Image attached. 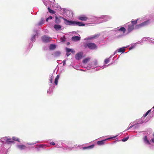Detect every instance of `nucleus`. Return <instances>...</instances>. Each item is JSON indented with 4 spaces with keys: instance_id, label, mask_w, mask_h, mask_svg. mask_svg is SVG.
<instances>
[{
    "instance_id": "1",
    "label": "nucleus",
    "mask_w": 154,
    "mask_h": 154,
    "mask_svg": "<svg viewBox=\"0 0 154 154\" xmlns=\"http://www.w3.org/2000/svg\"><path fill=\"white\" fill-rule=\"evenodd\" d=\"M57 144L58 143L59 145H60L61 143L62 146H60L58 145L57 146V148H63V149H66L69 150H72V148L68 147L66 144H68L69 143L67 141L60 140L58 142H57Z\"/></svg>"
},
{
    "instance_id": "2",
    "label": "nucleus",
    "mask_w": 154,
    "mask_h": 154,
    "mask_svg": "<svg viewBox=\"0 0 154 154\" xmlns=\"http://www.w3.org/2000/svg\"><path fill=\"white\" fill-rule=\"evenodd\" d=\"M64 23L67 25H69L72 26H76V21L69 20L64 18Z\"/></svg>"
},
{
    "instance_id": "3",
    "label": "nucleus",
    "mask_w": 154,
    "mask_h": 154,
    "mask_svg": "<svg viewBox=\"0 0 154 154\" xmlns=\"http://www.w3.org/2000/svg\"><path fill=\"white\" fill-rule=\"evenodd\" d=\"M100 19H103L102 21L99 22L98 23H100L102 22H105L107 21H108L112 18L111 17L109 16H101L100 17Z\"/></svg>"
},
{
    "instance_id": "4",
    "label": "nucleus",
    "mask_w": 154,
    "mask_h": 154,
    "mask_svg": "<svg viewBox=\"0 0 154 154\" xmlns=\"http://www.w3.org/2000/svg\"><path fill=\"white\" fill-rule=\"evenodd\" d=\"M118 135H117L116 136H113L112 137H109L108 138L106 139L105 140H102L98 141L97 142V143L98 145H103L104 144V143H105V141H106L107 140H110V139L115 138L116 137H117L118 136Z\"/></svg>"
},
{
    "instance_id": "5",
    "label": "nucleus",
    "mask_w": 154,
    "mask_h": 154,
    "mask_svg": "<svg viewBox=\"0 0 154 154\" xmlns=\"http://www.w3.org/2000/svg\"><path fill=\"white\" fill-rule=\"evenodd\" d=\"M150 23L149 20H148L142 23H141L135 26V28L138 29L142 26H144L149 24Z\"/></svg>"
},
{
    "instance_id": "6",
    "label": "nucleus",
    "mask_w": 154,
    "mask_h": 154,
    "mask_svg": "<svg viewBox=\"0 0 154 154\" xmlns=\"http://www.w3.org/2000/svg\"><path fill=\"white\" fill-rule=\"evenodd\" d=\"M88 48L90 49L94 50L97 48L96 45L93 43H88L87 44Z\"/></svg>"
},
{
    "instance_id": "7",
    "label": "nucleus",
    "mask_w": 154,
    "mask_h": 154,
    "mask_svg": "<svg viewBox=\"0 0 154 154\" xmlns=\"http://www.w3.org/2000/svg\"><path fill=\"white\" fill-rule=\"evenodd\" d=\"M63 13L66 14V15L68 17H72L73 13L71 11L67 10L66 11V9L65 8H63Z\"/></svg>"
},
{
    "instance_id": "8",
    "label": "nucleus",
    "mask_w": 154,
    "mask_h": 154,
    "mask_svg": "<svg viewBox=\"0 0 154 154\" xmlns=\"http://www.w3.org/2000/svg\"><path fill=\"white\" fill-rule=\"evenodd\" d=\"M35 34L32 35L31 38L30 40L32 42H34L35 41V38L38 35V32L37 30H34Z\"/></svg>"
},
{
    "instance_id": "9",
    "label": "nucleus",
    "mask_w": 154,
    "mask_h": 154,
    "mask_svg": "<svg viewBox=\"0 0 154 154\" xmlns=\"http://www.w3.org/2000/svg\"><path fill=\"white\" fill-rule=\"evenodd\" d=\"M2 140L5 141L6 143L8 144H10L14 143L13 141L11 140V139L9 138L8 137H4L2 139Z\"/></svg>"
},
{
    "instance_id": "10",
    "label": "nucleus",
    "mask_w": 154,
    "mask_h": 154,
    "mask_svg": "<svg viewBox=\"0 0 154 154\" xmlns=\"http://www.w3.org/2000/svg\"><path fill=\"white\" fill-rule=\"evenodd\" d=\"M51 38L47 35H45L42 37V41L45 43H48L50 42V39Z\"/></svg>"
},
{
    "instance_id": "11",
    "label": "nucleus",
    "mask_w": 154,
    "mask_h": 154,
    "mask_svg": "<svg viewBox=\"0 0 154 154\" xmlns=\"http://www.w3.org/2000/svg\"><path fill=\"white\" fill-rule=\"evenodd\" d=\"M127 48V47H124L118 49L115 52L113 55H114L117 52H122V53H124L125 51V48Z\"/></svg>"
},
{
    "instance_id": "12",
    "label": "nucleus",
    "mask_w": 154,
    "mask_h": 154,
    "mask_svg": "<svg viewBox=\"0 0 154 154\" xmlns=\"http://www.w3.org/2000/svg\"><path fill=\"white\" fill-rule=\"evenodd\" d=\"M46 146V145L45 144H37L36 145L35 148L36 149L37 151H39L41 150V148H44V147Z\"/></svg>"
},
{
    "instance_id": "13",
    "label": "nucleus",
    "mask_w": 154,
    "mask_h": 154,
    "mask_svg": "<svg viewBox=\"0 0 154 154\" xmlns=\"http://www.w3.org/2000/svg\"><path fill=\"white\" fill-rule=\"evenodd\" d=\"M78 19L79 20L83 21H85L89 19L85 15H82L79 16L78 17Z\"/></svg>"
},
{
    "instance_id": "14",
    "label": "nucleus",
    "mask_w": 154,
    "mask_h": 154,
    "mask_svg": "<svg viewBox=\"0 0 154 154\" xmlns=\"http://www.w3.org/2000/svg\"><path fill=\"white\" fill-rule=\"evenodd\" d=\"M17 148L20 150H22L25 149L26 148V146L23 144H18L17 145Z\"/></svg>"
},
{
    "instance_id": "15",
    "label": "nucleus",
    "mask_w": 154,
    "mask_h": 154,
    "mask_svg": "<svg viewBox=\"0 0 154 154\" xmlns=\"http://www.w3.org/2000/svg\"><path fill=\"white\" fill-rule=\"evenodd\" d=\"M143 41H148L149 42L154 43V41H153L152 39L148 37H145L143 38L142 39Z\"/></svg>"
},
{
    "instance_id": "16",
    "label": "nucleus",
    "mask_w": 154,
    "mask_h": 154,
    "mask_svg": "<svg viewBox=\"0 0 154 154\" xmlns=\"http://www.w3.org/2000/svg\"><path fill=\"white\" fill-rule=\"evenodd\" d=\"M146 117L143 118V116L140 119H137L138 121L137 123H139L140 124H142L144 122H146L148 121V120H146V119H145Z\"/></svg>"
},
{
    "instance_id": "17",
    "label": "nucleus",
    "mask_w": 154,
    "mask_h": 154,
    "mask_svg": "<svg viewBox=\"0 0 154 154\" xmlns=\"http://www.w3.org/2000/svg\"><path fill=\"white\" fill-rule=\"evenodd\" d=\"M82 54L81 52L78 53L75 55V57L77 60H80L82 57Z\"/></svg>"
},
{
    "instance_id": "18",
    "label": "nucleus",
    "mask_w": 154,
    "mask_h": 154,
    "mask_svg": "<svg viewBox=\"0 0 154 154\" xmlns=\"http://www.w3.org/2000/svg\"><path fill=\"white\" fill-rule=\"evenodd\" d=\"M126 29L124 27H121L119 28V27L115 29V31H121L123 33H125L126 31Z\"/></svg>"
},
{
    "instance_id": "19",
    "label": "nucleus",
    "mask_w": 154,
    "mask_h": 154,
    "mask_svg": "<svg viewBox=\"0 0 154 154\" xmlns=\"http://www.w3.org/2000/svg\"><path fill=\"white\" fill-rule=\"evenodd\" d=\"M54 27L56 31H58L61 29L62 26L60 25L56 24L54 25Z\"/></svg>"
},
{
    "instance_id": "20",
    "label": "nucleus",
    "mask_w": 154,
    "mask_h": 154,
    "mask_svg": "<svg viewBox=\"0 0 154 154\" xmlns=\"http://www.w3.org/2000/svg\"><path fill=\"white\" fill-rule=\"evenodd\" d=\"M60 54L61 52L60 51H56L52 53V55H53L54 57H57L60 56Z\"/></svg>"
},
{
    "instance_id": "21",
    "label": "nucleus",
    "mask_w": 154,
    "mask_h": 154,
    "mask_svg": "<svg viewBox=\"0 0 154 154\" xmlns=\"http://www.w3.org/2000/svg\"><path fill=\"white\" fill-rule=\"evenodd\" d=\"M144 142L147 145H150V142L146 136H145L143 138Z\"/></svg>"
},
{
    "instance_id": "22",
    "label": "nucleus",
    "mask_w": 154,
    "mask_h": 154,
    "mask_svg": "<svg viewBox=\"0 0 154 154\" xmlns=\"http://www.w3.org/2000/svg\"><path fill=\"white\" fill-rule=\"evenodd\" d=\"M80 37L78 36H73L72 38V40L73 41H76L79 40L80 39Z\"/></svg>"
},
{
    "instance_id": "23",
    "label": "nucleus",
    "mask_w": 154,
    "mask_h": 154,
    "mask_svg": "<svg viewBox=\"0 0 154 154\" xmlns=\"http://www.w3.org/2000/svg\"><path fill=\"white\" fill-rule=\"evenodd\" d=\"M88 18L89 19H90L95 21H96L97 20H98L99 19H100V17H96L93 16H90L89 18Z\"/></svg>"
},
{
    "instance_id": "24",
    "label": "nucleus",
    "mask_w": 154,
    "mask_h": 154,
    "mask_svg": "<svg viewBox=\"0 0 154 154\" xmlns=\"http://www.w3.org/2000/svg\"><path fill=\"white\" fill-rule=\"evenodd\" d=\"M134 29V26L133 25H128V33L130 32H131Z\"/></svg>"
},
{
    "instance_id": "25",
    "label": "nucleus",
    "mask_w": 154,
    "mask_h": 154,
    "mask_svg": "<svg viewBox=\"0 0 154 154\" xmlns=\"http://www.w3.org/2000/svg\"><path fill=\"white\" fill-rule=\"evenodd\" d=\"M66 52H71L72 53L74 54L75 52V51L72 49H70L68 48H66Z\"/></svg>"
},
{
    "instance_id": "26",
    "label": "nucleus",
    "mask_w": 154,
    "mask_h": 154,
    "mask_svg": "<svg viewBox=\"0 0 154 154\" xmlns=\"http://www.w3.org/2000/svg\"><path fill=\"white\" fill-rule=\"evenodd\" d=\"M56 48V45L54 44H51L49 46V49L50 50H53Z\"/></svg>"
},
{
    "instance_id": "27",
    "label": "nucleus",
    "mask_w": 154,
    "mask_h": 154,
    "mask_svg": "<svg viewBox=\"0 0 154 154\" xmlns=\"http://www.w3.org/2000/svg\"><path fill=\"white\" fill-rule=\"evenodd\" d=\"M54 22L56 24H58L60 23L61 21L60 19L57 17H56Z\"/></svg>"
},
{
    "instance_id": "28",
    "label": "nucleus",
    "mask_w": 154,
    "mask_h": 154,
    "mask_svg": "<svg viewBox=\"0 0 154 154\" xmlns=\"http://www.w3.org/2000/svg\"><path fill=\"white\" fill-rule=\"evenodd\" d=\"M94 145H92L91 146H88L87 147H83V149H91L94 148Z\"/></svg>"
},
{
    "instance_id": "29",
    "label": "nucleus",
    "mask_w": 154,
    "mask_h": 154,
    "mask_svg": "<svg viewBox=\"0 0 154 154\" xmlns=\"http://www.w3.org/2000/svg\"><path fill=\"white\" fill-rule=\"evenodd\" d=\"M85 25L82 23V22L76 21V26H85Z\"/></svg>"
},
{
    "instance_id": "30",
    "label": "nucleus",
    "mask_w": 154,
    "mask_h": 154,
    "mask_svg": "<svg viewBox=\"0 0 154 154\" xmlns=\"http://www.w3.org/2000/svg\"><path fill=\"white\" fill-rule=\"evenodd\" d=\"M59 77H60L59 75H57L55 79V81H54V83H55V85H57L58 81L59 79Z\"/></svg>"
},
{
    "instance_id": "31",
    "label": "nucleus",
    "mask_w": 154,
    "mask_h": 154,
    "mask_svg": "<svg viewBox=\"0 0 154 154\" xmlns=\"http://www.w3.org/2000/svg\"><path fill=\"white\" fill-rule=\"evenodd\" d=\"M45 20L43 18H42L41 20L38 22V25H41L44 23Z\"/></svg>"
},
{
    "instance_id": "32",
    "label": "nucleus",
    "mask_w": 154,
    "mask_h": 154,
    "mask_svg": "<svg viewBox=\"0 0 154 154\" xmlns=\"http://www.w3.org/2000/svg\"><path fill=\"white\" fill-rule=\"evenodd\" d=\"M113 55H112L109 58L105 59L104 61V63L106 64L108 63L109 62L110 58L113 56Z\"/></svg>"
},
{
    "instance_id": "33",
    "label": "nucleus",
    "mask_w": 154,
    "mask_h": 154,
    "mask_svg": "<svg viewBox=\"0 0 154 154\" xmlns=\"http://www.w3.org/2000/svg\"><path fill=\"white\" fill-rule=\"evenodd\" d=\"M52 79V76H50L49 85L51 87L53 85Z\"/></svg>"
},
{
    "instance_id": "34",
    "label": "nucleus",
    "mask_w": 154,
    "mask_h": 154,
    "mask_svg": "<svg viewBox=\"0 0 154 154\" xmlns=\"http://www.w3.org/2000/svg\"><path fill=\"white\" fill-rule=\"evenodd\" d=\"M89 59L88 58H85L83 60L82 62L84 63H86L88 62Z\"/></svg>"
},
{
    "instance_id": "35",
    "label": "nucleus",
    "mask_w": 154,
    "mask_h": 154,
    "mask_svg": "<svg viewBox=\"0 0 154 154\" xmlns=\"http://www.w3.org/2000/svg\"><path fill=\"white\" fill-rule=\"evenodd\" d=\"M136 44H132L131 46L129 48V50H131L134 48L136 46Z\"/></svg>"
},
{
    "instance_id": "36",
    "label": "nucleus",
    "mask_w": 154,
    "mask_h": 154,
    "mask_svg": "<svg viewBox=\"0 0 154 154\" xmlns=\"http://www.w3.org/2000/svg\"><path fill=\"white\" fill-rule=\"evenodd\" d=\"M152 110V109L149 110L147 111L146 113L143 115V118L144 117H146V116Z\"/></svg>"
},
{
    "instance_id": "37",
    "label": "nucleus",
    "mask_w": 154,
    "mask_h": 154,
    "mask_svg": "<svg viewBox=\"0 0 154 154\" xmlns=\"http://www.w3.org/2000/svg\"><path fill=\"white\" fill-rule=\"evenodd\" d=\"M48 11L50 13H51L52 14H55V12L53 10H52L49 7L48 8Z\"/></svg>"
},
{
    "instance_id": "38",
    "label": "nucleus",
    "mask_w": 154,
    "mask_h": 154,
    "mask_svg": "<svg viewBox=\"0 0 154 154\" xmlns=\"http://www.w3.org/2000/svg\"><path fill=\"white\" fill-rule=\"evenodd\" d=\"M96 35H93L92 36H91L90 37H89L88 38H85V40H90V39H93L94 38L96 37Z\"/></svg>"
},
{
    "instance_id": "39",
    "label": "nucleus",
    "mask_w": 154,
    "mask_h": 154,
    "mask_svg": "<svg viewBox=\"0 0 154 154\" xmlns=\"http://www.w3.org/2000/svg\"><path fill=\"white\" fill-rule=\"evenodd\" d=\"M12 139L13 140L17 141L19 142H20V141L19 140V139L17 137H13L12 138Z\"/></svg>"
},
{
    "instance_id": "40",
    "label": "nucleus",
    "mask_w": 154,
    "mask_h": 154,
    "mask_svg": "<svg viewBox=\"0 0 154 154\" xmlns=\"http://www.w3.org/2000/svg\"><path fill=\"white\" fill-rule=\"evenodd\" d=\"M139 20V19H137L136 20H132L131 21V23L132 25H133L136 24L137 23V21Z\"/></svg>"
},
{
    "instance_id": "41",
    "label": "nucleus",
    "mask_w": 154,
    "mask_h": 154,
    "mask_svg": "<svg viewBox=\"0 0 154 154\" xmlns=\"http://www.w3.org/2000/svg\"><path fill=\"white\" fill-rule=\"evenodd\" d=\"M137 122H138V120L137 119L133 122H131L130 124H132V125H134L136 124H139V123H137Z\"/></svg>"
},
{
    "instance_id": "42",
    "label": "nucleus",
    "mask_w": 154,
    "mask_h": 154,
    "mask_svg": "<svg viewBox=\"0 0 154 154\" xmlns=\"http://www.w3.org/2000/svg\"><path fill=\"white\" fill-rule=\"evenodd\" d=\"M39 143V141H37L36 142H33L32 143H27V144L28 145H32L35 144L36 143Z\"/></svg>"
},
{
    "instance_id": "43",
    "label": "nucleus",
    "mask_w": 154,
    "mask_h": 154,
    "mask_svg": "<svg viewBox=\"0 0 154 154\" xmlns=\"http://www.w3.org/2000/svg\"><path fill=\"white\" fill-rule=\"evenodd\" d=\"M128 138H129V137H125V138H123V139H122V141L123 142H125V141H126L127 140H128Z\"/></svg>"
},
{
    "instance_id": "44",
    "label": "nucleus",
    "mask_w": 154,
    "mask_h": 154,
    "mask_svg": "<svg viewBox=\"0 0 154 154\" xmlns=\"http://www.w3.org/2000/svg\"><path fill=\"white\" fill-rule=\"evenodd\" d=\"M134 126V125H133L130 126H129L128 127L127 129H126V130H125L124 131H127L128 130H129V129H130V128H132V127H133Z\"/></svg>"
},
{
    "instance_id": "45",
    "label": "nucleus",
    "mask_w": 154,
    "mask_h": 154,
    "mask_svg": "<svg viewBox=\"0 0 154 154\" xmlns=\"http://www.w3.org/2000/svg\"><path fill=\"white\" fill-rule=\"evenodd\" d=\"M53 17L51 16H50L49 17L47 18L46 19V21L47 22L49 20L52 19Z\"/></svg>"
},
{
    "instance_id": "46",
    "label": "nucleus",
    "mask_w": 154,
    "mask_h": 154,
    "mask_svg": "<svg viewBox=\"0 0 154 154\" xmlns=\"http://www.w3.org/2000/svg\"><path fill=\"white\" fill-rule=\"evenodd\" d=\"M111 64H112V63H110V64H109L108 65H104L103 66H102V67H101V68H102V69H103V68H106V66H109L110 65H111Z\"/></svg>"
},
{
    "instance_id": "47",
    "label": "nucleus",
    "mask_w": 154,
    "mask_h": 154,
    "mask_svg": "<svg viewBox=\"0 0 154 154\" xmlns=\"http://www.w3.org/2000/svg\"><path fill=\"white\" fill-rule=\"evenodd\" d=\"M52 90V88L50 87L49 88V89L48 90L47 92L49 94H50L51 92V91Z\"/></svg>"
},
{
    "instance_id": "48",
    "label": "nucleus",
    "mask_w": 154,
    "mask_h": 154,
    "mask_svg": "<svg viewBox=\"0 0 154 154\" xmlns=\"http://www.w3.org/2000/svg\"><path fill=\"white\" fill-rule=\"evenodd\" d=\"M66 60H63V62H62V63H63V66H65V65H66Z\"/></svg>"
},
{
    "instance_id": "49",
    "label": "nucleus",
    "mask_w": 154,
    "mask_h": 154,
    "mask_svg": "<svg viewBox=\"0 0 154 154\" xmlns=\"http://www.w3.org/2000/svg\"><path fill=\"white\" fill-rule=\"evenodd\" d=\"M50 144L53 145V146H54L55 145V143H54V142H51L50 143Z\"/></svg>"
},
{
    "instance_id": "50",
    "label": "nucleus",
    "mask_w": 154,
    "mask_h": 154,
    "mask_svg": "<svg viewBox=\"0 0 154 154\" xmlns=\"http://www.w3.org/2000/svg\"><path fill=\"white\" fill-rule=\"evenodd\" d=\"M71 54V53H69V52H66V56L68 57Z\"/></svg>"
},
{
    "instance_id": "51",
    "label": "nucleus",
    "mask_w": 154,
    "mask_h": 154,
    "mask_svg": "<svg viewBox=\"0 0 154 154\" xmlns=\"http://www.w3.org/2000/svg\"><path fill=\"white\" fill-rule=\"evenodd\" d=\"M142 43H143V41H142L141 42L138 41V42H137L136 43V44H141Z\"/></svg>"
},
{
    "instance_id": "52",
    "label": "nucleus",
    "mask_w": 154,
    "mask_h": 154,
    "mask_svg": "<svg viewBox=\"0 0 154 154\" xmlns=\"http://www.w3.org/2000/svg\"><path fill=\"white\" fill-rule=\"evenodd\" d=\"M151 141L154 143V137L151 139Z\"/></svg>"
},
{
    "instance_id": "53",
    "label": "nucleus",
    "mask_w": 154,
    "mask_h": 154,
    "mask_svg": "<svg viewBox=\"0 0 154 154\" xmlns=\"http://www.w3.org/2000/svg\"><path fill=\"white\" fill-rule=\"evenodd\" d=\"M86 25H87V26H92L91 24V23H87Z\"/></svg>"
},
{
    "instance_id": "54",
    "label": "nucleus",
    "mask_w": 154,
    "mask_h": 154,
    "mask_svg": "<svg viewBox=\"0 0 154 154\" xmlns=\"http://www.w3.org/2000/svg\"><path fill=\"white\" fill-rule=\"evenodd\" d=\"M70 66H72V67H73V68H74V69H76V68H75V66H74V65H72V64H71V65H70Z\"/></svg>"
},
{
    "instance_id": "55",
    "label": "nucleus",
    "mask_w": 154,
    "mask_h": 154,
    "mask_svg": "<svg viewBox=\"0 0 154 154\" xmlns=\"http://www.w3.org/2000/svg\"><path fill=\"white\" fill-rule=\"evenodd\" d=\"M61 39L62 40V42L64 41L65 40L64 39H63L62 37L61 38Z\"/></svg>"
},
{
    "instance_id": "56",
    "label": "nucleus",
    "mask_w": 154,
    "mask_h": 154,
    "mask_svg": "<svg viewBox=\"0 0 154 154\" xmlns=\"http://www.w3.org/2000/svg\"><path fill=\"white\" fill-rule=\"evenodd\" d=\"M49 1L51 2H54L55 0H50Z\"/></svg>"
},
{
    "instance_id": "57",
    "label": "nucleus",
    "mask_w": 154,
    "mask_h": 154,
    "mask_svg": "<svg viewBox=\"0 0 154 154\" xmlns=\"http://www.w3.org/2000/svg\"><path fill=\"white\" fill-rule=\"evenodd\" d=\"M137 128V126H135L134 127V129H136Z\"/></svg>"
},
{
    "instance_id": "58",
    "label": "nucleus",
    "mask_w": 154,
    "mask_h": 154,
    "mask_svg": "<svg viewBox=\"0 0 154 154\" xmlns=\"http://www.w3.org/2000/svg\"><path fill=\"white\" fill-rule=\"evenodd\" d=\"M44 4L45 5H47V3H46V2H44Z\"/></svg>"
},
{
    "instance_id": "59",
    "label": "nucleus",
    "mask_w": 154,
    "mask_h": 154,
    "mask_svg": "<svg viewBox=\"0 0 154 154\" xmlns=\"http://www.w3.org/2000/svg\"><path fill=\"white\" fill-rule=\"evenodd\" d=\"M80 71H84V70H83V69H80Z\"/></svg>"
},
{
    "instance_id": "60",
    "label": "nucleus",
    "mask_w": 154,
    "mask_h": 154,
    "mask_svg": "<svg viewBox=\"0 0 154 154\" xmlns=\"http://www.w3.org/2000/svg\"><path fill=\"white\" fill-rule=\"evenodd\" d=\"M95 64L96 65H97V62H96L95 63Z\"/></svg>"
},
{
    "instance_id": "61",
    "label": "nucleus",
    "mask_w": 154,
    "mask_h": 154,
    "mask_svg": "<svg viewBox=\"0 0 154 154\" xmlns=\"http://www.w3.org/2000/svg\"><path fill=\"white\" fill-rule=\"evenodd\" d=\"M152 108L154 109L153 111V112H154V107H153L152 108Z\"/></svg>"
},
{
    "instance_id": "62",
    "label": "nucleus",
    "mask_w": 154,
    "mask_h": 154,
    "mask_svg": "<svg viewBox=\"0 0 154 154\" xmlns=\"http://www.w3.org/2000/svg\"><path fill=\"white\" fill-rule=\"evenodd\" d=\"M152 108L154 109L153 111V112H154V107H153L152 108Z\"/></svg>"
},
{
    "instance_id": "63",
    "label": "nucleus",
    "mask_w": 154,
    "mask_h": 154,
    "mask_svg": "<svg viewBox=\"0 0 154 154\" xmlns=\"http://www.w3.org/2000/svg\"><path fill=\"white\" fill-rule=\"evenodd\" d=\"M116 141H115L114 142V143H115V142H116Z\"/></svg>"
},
{
    "instance_id": "64",
    "label": "nucleus",
    "mask_w": 154,
    "mask_h": 154,
    "mask_svg": "<svg viewBox=\"0 0 154 154\" xmlns=\"http://www.w3.org/2000/svg\"><path fill=\"white\" fill-rule=\"evenodd\" d=\"M69 42H68V43H67V44H69Z\"/></svg>"
}]
</instances>
